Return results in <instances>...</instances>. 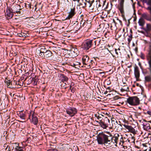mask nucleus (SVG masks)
Returning a JSON list of instances; mask_svg holds the SVG:
<instances>
[{"instance_id": "1", "label": "nucleus", "mask_w": 151, "mask_h": 151, "mask_svg": "<svg viewBox=\"0 0 151 151\" xmlns=\"http://www.w3.org/2000/svg\"><path fill=\"white\" fill-rule=\"evenodd\" d=\"M110 135L111 133L109 132L105 133H99L97 136V140L98 144L106 146L110 145L111 140Z\"/></svg>"}, {"instance_id": "2", "label": "nucleus", "mask_w": 151, "mask_h": 151, "mask_svg": "<svg viewBox=\"0 0 151 151\" xmlns=\"http://www.w3.org/2000/svg\"><path fill=\"white\" fill-rule=\"evenodd\" d=\"M97 126H100L104 129H106L110 123V120L107 117H105L104 119L99 120V121H95Z\"/></svg>"}, {"instance_id": "3", "label": "nucleus", "mask_w": 151, "mask_h": 151, "mask_svg": "<svg viewBox=\"0 0 151 151\" xmlns=\"http://www.w3.org/2000/svg\"><path fill=\"white\" fill-rule=\"evenodd\" d=\"M127 103L132 106H136L139 104L140 100L137 96L129 97L127 99Z\"/></svg>"}, {"instance_id": "4", "label": "nucleus", "mask_w": 151, "mask_h": 151, "mask_svg": "<svg viewBox=\"0 0 151 151\" xmlns=\"http://www.w3.org/2000/svg\"><path fill=\"white\" fill-rule=\"evenodd\" d=\"M94 45L93 40H85L82 44V48L85 50H88Z\"/></svg>"}, {"instance_id": "5", "label": "nucleus", "mask_w": 151, "mask_h": 151, "mask_svg": "<svg viewBox=\"0 0 151 151\" xmlns=\"http://www.w3.org/2000/svg\"><path fill=\"white\" fill-rule=\"evenodd\" d=\"M147 58L150 67L149 69L150 71L151 75L145 76V79L146 81L149 82L151 81V55H150L149 54H147Z\"/></svg>"}, {"instance_id": "6", "label": "nucleus", "mask_w": 151, "mask_h": 151, "mask_svg": "<svg viewBox=\"0 0 151 151\" xmlns=\"http://www.w3.org/2000/svg\"><path fill=\"white\" fill-rule=\"evenodd\" d=\"M119 136V135L118 134H115L114 136L111 134V135H110L111 140H110L111 142H110V145L111 143H112L116 146L117 144L118 143V138Z\"/></svg>"}, {"instance_id": "7", "label": "nucleus", "mask_w": 151, "mask_h": 151, "mask_svg": "<svg viewBox=\"0 0 151 151\" xmlns=\"http://www.w3.org/2000/svg\"><path fill=\"white\" fill-rule=\"evenodd\" d=\"M77 110L74 107H69L66 109L67 113L71 117L77 114Z\"/></svg>"}, {"instance_id": "8", "label": "nucleus", "mask_w": 151, "mask_h": 151, "mask_svg": "<svg viewBox=\"0 0 151 151\" xmlns=\"http://www.w3.org/2000/svg\"><path fill=\"white\" fill-rule=\"evenodd\" d=\"M124 0H121L118 6V8L122 14V17H124Z\"/></svg>"}, {"instance_id": "9", "label": "nucleus", "mask_w": 151, "mask_h": 151, "mask_svg": "<svg viewBox=\"0 0 151 151\" xmlns=\"http://www.w3.org/2000/svg\"><path fill=\"white\" fill-rule=\"evenodd\" d=\"M11 10L14 13H17L18 16H19L22 13V9L20 8V6L18 4L14 6Z\"/></svg>"}, {"instance_id": "10", "label": "nucleus", "mask_w": 151, "mask_h": 151, "mask_svg": "<svg viewBox=\"0 0 151 151\" xmlns=\"http://www.w3.org/2000/svg\"><path fill=\"white\" fill-rule=\"evenodd\" d=\"M29 118L31 119L32 118L31 122L35 125H37L38 123V120L37 117L34 114L33 112H30L29 115Z\"/></svg>"}, {"instance_id": "11", "label": "nucleus", "mask_w": 151, "mask_h": 151, "mask_svg": "<svg viewBox=\"0 0 151 151\" xmlns=\"http://www.w3.org/2000/svg\"><path fill=\"white\" fill-rule=\"evenodd\" d=\"M123 126L126 129L128 130L129 132L132 133L134 134L137 133V131L132 126L126 124H124Z\"/></svg>"}, {"instance_id": "12", "label": "nucleus", "mask_w": 151, "mask_h": 151, "mask_svg": "<svg viewBox=\"0 0 151 151\" xmlns=\"http://www.w3.org/2000/svg\"><path fill=\"white\" fill-rule=\"evenodd\" d=\"M134 74L137 81H138L140 76V72L138 67L136 65L134 68Z\"/></svg>"}, {"instance_id": "13", "label": "nucleus", "mask_w": 151, "mask_h": 151, "mask_svg": "<svg viewBox=\"0 0 151 151\" xmlns=\"http://www.w3.org/2000/svg\"><path fill=\"white\" fill-rule=\"evenodd\" d=\"M17 114L22 119L25 120L26 119L27 113L25 111H19L17 112Z\"/></svg>"}, {"instance_id": "14", "label": "nucleus", "mask_w": 151, "mask_h": 151, "mask_svg": "<svg viewBox=\"0 0 151 151\" xmlns=\"http://www.w3.org/2000/svg\"><path fill=\"white\" fill-rule=\"evenodd\" d=\"M104 40H101L99 38H97L96 40L95 39L93 40V42L94 44V46L96 45L99 46L100 45H102L103 44Z\"/></svg>"}, {"instance_id": "15", "label": "nucleus", "mask_w": 151, "mask_h": 151, "mask_svg": "<svg viewBox=\"0 0 151 151\" xmlns=\"http://www.w3.org/2000/svg\"><path fill=\"white\" fill-rule=\"evenodd\" d=\"M82 60L84 65H88L89 64L90 60L88 56L85 55L83 56L82 58Z\"/></svg>"}, {"instance_id": "16", "label": "nucleus", "mask_w": 151, "mask_h": 151, "mask_svg": "<svg viewBox=\"0 0 151 151\" xmlns=\"http://www.w3.org/2000/svg\"><path fill=\"white\" fill-rule=\"evenodd\" d=\"M11 9L9 8L6 10L5 14L7 16L9 19H10L14 15Z\"/></svg>"}, {"instance_id": "17", "label": "nucleus", "mask_w": 151, "mask_h": 151, "mask_svg": "<svg viewBox=\"0 0 151 151\" xmlns=\"http://www.w3.org/2000/svg\"><path fill=\"white\" fill-rule=\"evenodd\" d=\"M75 9L74 7L71 8L70 12L69 13L68 15V19L72 18L75 14L76 12H75Z\"/></svg>"}, {"instance_id": "18", "label": "nucleus", "mask_w": 151, "mask_h": 151, "mask_svg": "<svg viewBox=\"0 0 151 151\" xmlns=\"http://www.w3.org/2000/svg\"><path fill=\"white\" fill-rule=\"evenodd\" d=\"M44 55L45 56V58H47L51 57L52 55V53L50 50H47L45 52Z\"/></svg>"}, {"instance_id": "19", "label": "nucleus", "mask_w": 151, "mask_h": 151, "mask_svg": "<svg viewBox=\"0 0 151 151\" xmlns=\"http://www.w3.org/2000/svg\"><path fill=\"white\" fill-rule=\"evenodd\" d=\"M86 0H79L78 3L80 6H81L82 7H86Z\"/></svg>"}, {"instance_id": "20", "label": "nucleus", "mask_w": 151, "mask_h": 151, "mask_svg": "<svg viewBox=\"0 0 151 151\" xmlns=\"http://www.w3.org/2000/svg\"><path fill=\"white\" fill-rule=\"evenodd\" d=\"M60 76L61 79V81L63 82L67 81L68 80V78L63 74H61Z\"/></svg>"}, {"instance_id": "21", "label": "nucleus", "mask_w": 151, "mask_h": 151, "mask_svg": "<svg viewBox=\"0 0 151 151\" xmlns=\"http://www.w3.org/2000/svg\"><path fill=\"white\" fill-rule=\"evenodd\" d=\"M87 24V22H86L85 20H83V19L81 20L80 23V26L81 27H86Z\"/></svg>"}, {"instance_id": "22", "label": "nucleus", "mask_w": 151, "mask_h": 151, "mask_svg": "<svg viewBox=\"0 0 151 151\" xmlns=\"http://www.w3.org/2000/svg\"><path fill=\"white\" fill-rule=\"evenodd\" d=\"M5 82L6 83V85L7 86L8 88H13L12 85V83L11 82L10 80L7 79L6 80Z\"/></svg>"}, {"instance_id": "23", "label": "nucleus", "mask_w": 151, "mask_h": 151, "mask_svg": "<svg viewBox=\"0 0 151 151\" xmlns=\"http://www.w3.org/2000/svg\"><path fill=\"white\" fill-rule=\"evenodd\" d=\"M94 1L93 0L91 1L90 0H86V7L88 6L89 7H90L92 5V3Z\"/></svg>"}, {"instance_id": "24", "label": "nucleus", "mask_w": 151, "mask_h": 151, "mask_svg": "<svg viewBox=\"0 0 151 151\" xmlns=\"http://www.w3.org/2000/svg\"><path fill=\"white\" fill-rule=\"evenodd\" d=\"M143 125L144 129L146 130L149 129L150 128V124L148 123H144Z\"/></svg>"}, {"instance_id": "25", "label": "nucleus", "mask_w": 151, "mask_h": 151, "mask_svg": "<svg viewBox=\"0 0 151 151\" xmlns=\"http://www.w3.org/2000/svg\"><path fill=\"white\" fill-rule=\"evenodd\" d=\"M32 80L33 85L34 86L36 85L38 82V79L37 78L35 79L34 78H32Z\"/></svg>"}, {"instance_id": "26", "label": "nucleus", "mask_w": 151, "mask_h": 151, "mask_svg": "<svg viewBox=\"0 0 151 151\" xmlns=\"http://www.w3.org/2000/svg\"><path fill=\"white\" fill-rule=\"evenodd\" d=\"M39 52V56L43 58H45V56L44 55L45 51H42V52L41 51H40Z\"/></svg>"}, {"instance_id": "27", "label": "nucleus", "mask_w": 151, "mask_h": 151, "mask_svg": "<svg viewBox=\"0 0 151 151\" xmlns=\"http://www.w3.org/2000/svg\"><path fill=\"white\" fill-rule=\"evenodd\" d=\"M95 63L92 60H91L89 61V64L88 65V66H89L90 67H92L94 66Z\"/></svg>"}, {"instance_id": "28", "label": "nucleus", "mask_w": 151, "mask_h": 151, "mask_svg": "<svg viewBox=\"0 0 151 151\" xmlns=\"http://www.w3.org/2000/svg\"><path fill=\"white\" fill-rule=\"evenodd\" d=\"M119 144L122 145L124 143V138L123 137H121L120 139L119 142Z\"/></svg>"}, {"instance_id": "29", "label": "nucleus", "mask_w": 151, "mask_h": 151, "mask_svg": "<svg viewBox=\"0 0 151 151\" xmlns=\"http://www.w3.org/2000/svg\"><path fill=\"white\" fill-rule=\"evenodd\" d=\"M138 23L139 25L143 26L144 24L143 20L142 19H139L138 21Z\"/></svg>"}, {"instance_id": "30", "label": "nucleus", "mask_w": 151, "mask_h": 151, "mask_svg": "<svg viewBox=\"0 0 151 151\" xmlns=\"http://www.w3.org/2000/svg\"><path fill=\"white\" fill-rule=\"evenodd\" d=\"M16 85L22 86L23 85V82L21 80H19L17 81H16Z\"/></svg>"}, {"instance_id": "31", "label": "nucleus", "mask_w": 151, "mask_h": 151, "mask_svg": "<svg viewBox=\"0 0 151 151\" xmlns=\"http://www.w3.org/2000/svg\"><path fill=\"white\" fill-rule=\"evenodd\" d=\"M142 17L145 19L147 20H149L148 18L149 16V15L147 14L143 13L142 14Z\"/></svg>"}, {"instance_id": "32", "label": "nucleus", "mask_w": 151, "mask_h": 151, "mask_svg": "<svg viewBox=\"0 0 151 151\" xmlns=\"http://www.w3.org/2000/svg\"><path fill=\"white\" fill-rule=\"evenodd\" d=\"M16 151H24L22 147L19 146H17L15 148Z\"/></svg>"}, {"instance_id": "33", "label": "nucleus", "mask_w": 151, "mask_h": 151, "mask_svg": "<svg viewBox=\"0 0 151 151\" xmlns=\"http://www.w3.org/2000/svg\"><path fill=\"white\" fill-rule=\"evenodd\" d=\"M74 52L75 54V55H77V49H75L74 48H73L71 50V53H72V52Z\"/></svg>"}, {"instance_id": "34", "label": "nucleus", "mask_w": 151, "mask_h": 151, "mask_svg": "<svg viewBox=\"0 0 151 151\" xmlns=\"http://www.w3.org/2000/svg\"><path fill=\"white\" fill-rule=\"evenodd\" d=\"M130 139V143H134L135 139L133 137H129Z\"/></svg>"}, {"instance_id": "35", "label": "nucleus", "mask_w": 151, "mask_h": 151, "mask_svg": "<svg viewBox=\"0 0 151 151\" xmlns=\"http://www.w3.org/2000/svg\"><path fill=\"white\" fill-rule=\"evenodd\" d=\"M26 35L24 33L22 32L21 33L19 34V36L20 37H26Z\"/></svg>"}, {"instance_id": "36", "label": "nucleus", "mask_w": 151, "mask_h": 151, "mask_svg": "<svg viewBox=\"0 0 151 151\" xmlns=\"http://www.w3.org/2000/svg\"><path fill=\"white\" fill-rule=\"evenodd\" d=\"M113 99L114 100H118L119 99H121V98L118 96H116L113 97Z\"/></svg>"}, {"instance_id": "37", "label": "nucleus", "mask_w": 151, "mask_h": 151, "mask_svg": "<svg viewBox=\"0 0 151 151\" xmlns=\"http://www.w3.org/2000/svg\"><path fill=\"white\" fill-rule=\"evenodd\" d=\"M147 28L148 30H151V25L149 24H147Z\"/></svg>"}, {"instance_id": "38", "label": "nucleus", "mask_w": 151, "mask_h": 151, "mask_svg": "<svg viewBox=\"0 0 151 151\" xmlns=\"http://www.w3.org/2000/svg\"><path fill=\"white\" fill-rule=\"evenodd\" d=\"M106 90H109V91H106L104 93V94H106L108 92H110L111 91V89L110 87H108L107 88Z\"/></svg>"}, {"instance_id": "39", "label": "nucleus", "mask_w": 151, "mask_h": 151, "mask_svg": "<svg viewBox=\"0 0 151 151\" xmlns=\"http://www.w3.org/2000/svg\"><path fill=\"white\" fill-rule=\"evenodd\" d=\"M129 37L132 38V31L131 29L130 30V32L129 35Z\"/></svg>"}, {"instance_id": "40", "label": "nucleus", "mask_w": 151, "mask_h": 151, "mask_svg": "<svg viewBox=\"0 0 151 151\" xmlns=\"http://www.w3.org/2000/svg\"><path fill=\"white\" fill-rule=\"evenodd\" d=\"M47 151H58V150L56 149H51L47 150Z\"/></svg>"}, {"instance_id": "41", "label": "nucleus", "mask_w": 151, "mask_h": 151, "mask_svg": "<svg viewBox=\"0 0 151 151\" xmlns=\"http://www.w3.org/2000/svg\"><path fill=\"white\" fill-rule=\"evenodd\" d=\"M47 50H46L45 48L44 47H42L41 48L40 50H39L40 51H41L42 52V51H45V52Z\"/></svg>"}, {"instance_id": "42", "label": "nucleus", "mask_w": 151, "mask_h": 151, "mask_svg": "<svg viewBox=\"0 0 151 151\" xmlns=\"http://www.w3.org/2000/svg\"><path fill=\"white\" fill-rule=\"evenodd\" d=\"M132 38L129 37L128 39V43L129 44L131 42V41L132 40Z\"/></svg>"}, {"instance_id": "43", "label": "nucleus", "mask_w": 151, "mask_h": 151, "mask_svg": "<svg viewBox=\"0 0 151 151\" xmlns=\"http://www.w3.org/2000/svg\"><path fill=\"white\" fill-rule=\"evenodd\" d=\"M117 21H118L119 22V23H120V24L121 25H122V21H121V20H120L119 18H117Z\"/></svg>"}, {"instance_id": "44", "label": "nucleus", "mask_w": 151, "mask_h": 151, "mask_svg": "<svg viewBox=\"0 0 151 151\" xmlns=\"http://www.w3.org/2000/svg\"><path fill=\"white\" fill-rule=\"evenodd\" d=\"M125 86H124L123 87V88H122V89H126V90L127 91V90H128L129 89V87H127V88H125Z\"/></svg>"}, {"instance_id": "45", "label": "nucleus", "mask_w": 151, "mask_h": 151, "mask_svg": "<svg viewBox=\"0 0 151 151\" xmlns=\"http://www.w3.org/2000/svg\"><path fill=\"white\" fill-rule=\"evenodd\" d=\"M140 57L141 58L143 59H145V55L143 54H141Z\"/></svg>"}, {"instance_id": "46", "label": "nucleus", "mask_w": 151, "mask_h": 151, "mask_svg": "<svg viewBox=\"0 0 151 151\" xmlns=\"http://www.w3.org/2000/svg\"><path fill=\"white\" fill-rule=\"evenodd\" d=\"M70 65L71 66L73 67H75V66L76 65L73 63H70Z\"/></svg>"}, {"instance_id": "47", "label": "nucleus", "mask_w": 151, "mask_h": 151, "mask_svg": "<svg viewBox=\"0 0 151 151\" xmlns=\"http://www.w3.org/2000/svg\"><path fill=\"white\" fill-rule=\"evenodd\" d=\"M96 116L98 119H99V120L102 119H101V117L99 116V115H98V116Z\"/></svg>"}, {"instance_id": "48", "label": "nucleus", "mask_w": 151, "mask_h": 151, "mask_svg": "<svg viewBox=\"0 0 151 151\" xmlns=\"http://www.w3.org/2000/svg\"><path fill=\"white\" fill-rule=\"evenodd\" d=\"M127 142H128L130 143V139L129 137L128 139H127Z\"/></svg>"}, {"instance_id": "49", "label": "nucleus", "mask_w": 151, "mask_h": 151, "mask_svg": "<svg viewBox=\"0 0 151 151\" xmlns=\"http://www.w3.org/2000/svg\"><path fill=\"white\" fill-rule=\"evenodd\" d=\"M138 65L141 68L142 66L140 63L139 62L138 63Z\"/></svg>"}, {"instance_id": "50", "label": "nucleus", "mask_w": 151, "mask_h": 151, "mask_svg": "<svg viewBox=\"0 0 151 151\" xmlns=\"http://www.w3.org/2000/svg\"><path fill=\"white\" fill-rule=\"evenodd\" d=\"M113 22L115 24V25L117 23L115 21L114 19H113Z\"/></svg>"}, {"instance_id": "51", "label": "nucleus", "mask_w": 151, "mask_h": 151, "mask_svg": "<svg viewBox=\"0 0 151 151\" xmlns=\"http://www.w3.org/2000/svg\"><path fill=\"white\" fill-rule=\"evenodd\" d=\"M123 138H124V142H127V139L125 138V137H123Z\"/></svg>"}, {"instance_id": "52", "label": "nucleus", "mask_w": 151, "mask_h": 151, "mask_svg": "<svg viewBox=\"0 0 151 151\" xmlns=\"http://www.w3.org/2000/svg\"><path fill=\"white\" fill-rule=\"evenodd\" d=\"M142 145H143V146L144 147H146V144H142Z\"/></svg>"}, {"instance_id": "53", "label": "nucleus", "mask_w": 151, "mask_h": 151, "mask_svg": "<svg viewBox=\"0 0 151 151\" xmlns=\"http://www.w3.org/2000/svg\"><path fill=\"white\" fill-rule=\"evenodd\" d=\"M72 1H77L78 3V2L79 1V0H72Z\"/></svg>"}, {"instance_id": "54", "label": "nucleus", "mask_w": 151, "mask_h": 151, "mask_svg": "<svg viewBox=\"0 0 151 151\" xmlns=\"http://www.w3.org/2000/svg\"><path fill=\"white\" fill-rule=\"evenodd\" d=\"M115 52L117 54H118V53L117 52V50L116 49H115Z\"/></svg>"}, {"instance_id": "55", "label": "nucleus", "mask_w": 151, "mask_h": 151, "mask_svg": "<svg viewBox=\"0 0 151 151\" xmlns=\"http://www.w3.org/2000/svg\"><path fill=\"white\" fill-rule=\"evenodd\" d=\"M71 87H72V86H71V85H70V89H71Z\"/></svg>"}, {"instance_id": "56", "label": "nucleus", "mask_w": 151, "mask_h": 151, "mask_svg": "<svg viewBox=\"0 0 151 151\" xmlns=\"http://www.w3.org/2000/svg\"><path fill=\"white\" fill-rule=\"evenodd\" d=\"M147 113H148L149 114V113H150V111H147Z\"/></svg>"}, {"instance_id": "57", "label": "nucleus", "mask_w": 151, "mask_h": 151, "mask_svg": "<svg viewBox=\"0 0 151 151\" xmlns=\"http://www.w3.org/2000/svg\"><path fill=\"white\" fill-rule=\"evenodd\" d=\"M15 122H14V123H13V124H15Z\"/></svg>"}, {"instance_id": "58", "label": "nucleus", "mask_w": 151, "mask_h": 151, "mask_svg": "<svg viewBox=\"0 0 151 151\" xmlns=\"http://www.w3.org/2000/svg\"><path fill=\"white\" fill-rule=\"evenodd\" d=\"M14 149V147H13L12 149Z\"/></svg>"}, {"instance_id": "59", "label": "nucleus", "mask_w": 151, "mask_h": 151, "mask_svg": "<svg viewBox=\"0 0 151 151\" xmlns=\"http://www.w3.org/2000/svg\"><path fill=\"white\" fill-rule=\"evenodd\" d=\"M107 91H109V90H107Z\"/></svg>"}, {"instance_id": "60", "label": "nucleus", "mask_w": 151, "mask_h": 151, "mask_svg": "<svg viewBox=\"0 0 151 151\" xmlns=\"http://www.w3.org/2000/svg\"><path fill=\"white\" fill-rule=\"evenodd\" d=\"M113 1H114V0H112Z\"/></svg>"}]
</instances>
